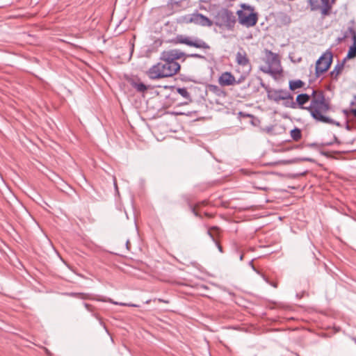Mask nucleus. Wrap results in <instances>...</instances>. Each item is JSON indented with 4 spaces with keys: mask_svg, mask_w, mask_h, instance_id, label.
I'll return each instance as SVG.
<instances>
[{
    "mask_svg": "<svg viewBox=\"0 0 356 356\" xmlns=\"http://www.w3.org/2000/svg\"><path fill=\"white\" fill-rule=\"evenodd\" d=\"M175 44H184L189 47H193L201 49H209L210 46L203 40L197 37H191L185 35H177L172 40Z\"/></svg>",
    "mask_w": 356,
    "mask_h": 356,
    "instance_id": "nucleus-4",
    "label": "nucleus"
},
{
    "mask_svg": "<svg viewBox=\"0 0 356 356\" xmlns=\"http://www.w3.org/2000/svg\"><path fill=\"white\" fill-rule=\"evenodd\" d=\"M208 88L210 92H213L214 94H216L218 96H220L222 93V89L218 86L209 85Z\"/></svg>",
    "mask_w": 356,
    "mask_h": 356,
    "instance_id": "nucleus-24",
    "label": "nucleus"
},
{
    "mask_svg": "<svg viewBox=\"0 0 356 356\" xmlns=\"http://www.w3.org/2000/svg\"><path fill=\"white\" fill-rule=\"evenodd\" d=\"M254 187L256 188H258V189L262 190V191H267V189H268V188L266 186H261L254 185Z\"/></svg>",
    "mask_w": 356,
    "mask_h": 356,
    "instance_id": "nucleus-31",
    "label": "nucleus"
},
{
    "mask_svg": "<svg viewBox=\"0 0 356 356\" xmlns=\"http://www.w3.org/2000/svg\"><path fill=\"white\" fill-rule=\"evenodd\" d=\"M323 6L321 8V12L323 15H327L332 8V4L330 0H321Z\"/></svg>",
    "mask_w": 356,
    "mask_h": 356,
    "instance_id": "nucleus-19",
    "label": "nucleus"
},
{
    "mask_svg": "<svg viewBox=\"0 0 356 356\" xmlns=\"http://www.w3.org/2000/svg\"><path fill=\"white\" fill-rule=\"evenodd\" d=\"M348 37V30L344 33V35L342 38H339L337 39V41L339 43L341 42L344 39Z\"/></svg>",
    "mask_w": 356,
    "mask_h": 356,
    "instance_id": "nucleus-29",
    "label": "nucleus"
},
{
    "mask_svg": "<svg viewBox=\"0 0 356 356\" xmlns=\"http://www.w3.org/2000/svg\"><path fill=\"white\" fill-rule=\"evenodd\" d=\"M207 234L209 235L211 238L213 240V241L215 242L218 249L220 252H222V246L220 245L218 241L216 240V236L219 234V229L216 227H213L211 229H209L207 232Z\"/></svg>",
    "mask_w": 356,
    "mask_h": 356,
    "instance_id": "nucleus-16",
    "label": "nucleus"
},
{
    "mask_svg": "<svg viewBox=\"0 0 356 356\" xmlns=\"http://www.w3.org/2000/svg\"><path fill=\"white\" fill-rule=\"evenodd\" d=\"M261 84L263 87L264 86V84L262 82L261 83Z\"/></svg>",
    "mask_w": 356,
    "mask_h": 356,
    "instance_id": "nucleus-45",
    "label": "nucleus"
},
{
    "mask_svg": "<svg viewBox=\"0 0 356 356\" xmlns=\"http://www.w3.org/2000/svg\"><path fill=\"white\" fill-rule=\"evenodd\" d=\"M335 1V0H332V2L334 3Z\"/></svg>",
    "mask_w": 356,
    "mask_h": 356,
    "instance_id": "nucleus-46",
    "label": "nucleus"
},
{
    "mask_svg": "<svg viewBox=\"0 0 356 356\" xmlns=\"http://www.w3.org/2000/svg\"><path fill=\"white\" fill-rule=\"evenodd\" d=\"M129 241H127V246L128 247Z\"/></svg>",
    "mask_w": 356,
    "mask_h": 356,
    "instance_id": "nucleus-44",
    "label": "nucleus"
},
{
    "mask_svg": "<svg viewBox=\"0 0 356 356\" xmlns=\"http://www.w3.org/2000/svg\"><path fill=\"white\" fill-rule=\"evenodd\" d=\"M236 21V17L233 12L227 8H223L218 12L215 24L218 26H225L228 30H232Z\"/></svg>",
    "mask_w": 356,
    "mask_h": 356,
    "instance_id": "nucleus-5",
    "label": "nucleus"
},
{
    "mask_svg": "<svg viewBox=\"0 0 356 356\" xmlns=\"http://www.w3.org/2000/svg\"><path fill=\"white\" fill-rule=\"evenodd\" d=\"M180 70V65L178 63H168L160 59V61L152 66L147 74L150 79L156 80L165 77H170Z\"/></svg>",
    "mask_w": 356,
    "mask_h": 356,
    "instance_id": "nucleus-2",
    "label": "nucleus"
},
{
    "mask_svg": "<svg viewBox=\"0 0 356 356\" xmlns=\"http://www.w3.org/2000/svg\"><path fill=\"white\" fill-rule=\"evenodd\" d=\"M150 302H151V300H147L145 301V303L146 304H149Z\"/></svg>",
    "mask_w": 356,
    "mask_h": 356,
    "instance_id": "nucleus-42",
    "label": "nucleus"
},
{
    "mask_svg": "<svg viewBox=\"0 0 356 356\" xmlns=\"http://www.w3.org/2000/svg\"><path fill=\"white\" fill-rule=\"evenodd\" d=\"M290 135L293 140L298 141L302 137L301 130L296 127L291 131Z\"/></svg>",
    "mask_w": 356,
    "mask_h": 356,
    "instance_id": "nucleus-22",
    "label": "nucleus"
},
{
    "mask_svg": "<svg viewBox=\"0 0 356 356\" xmlns=\"http://www.w3.org/2000/svg\"><path fill=\"white\" fill-rule=\"evenodd\" d=\"M284 102L283 105L287 108H296V103L293 101V97L291 94V98L283 99Z\"/></svg>",
    "mask_w": 356,
    "mask_h": 356,
    "instance_id": "nucleus-23",
    "label": "nucleus"
},
{
    "mask_svg": "<svg viewBox=\"0 0 356 356\" xmlns=\"http://www.w3.org/2000/svg\"><path fill=\"white\" fill-rule=\"evenodd\" d=\"M192 21L203 26H211L213 24L210 19L200 13L194 15Z\"/></svg>",
    "mask_w": 356,
    "mask_h": 356,
    "instance_id": "nucleus-12",
    "label": "nucleus"
},
{
    "mask_svg": "<svg viewBox=\"0 0 356 356\" xmlns=\"http://www.w3.org/2000/svg\"><path fill=\"white\" fill-rule=\"evenodd\" d=\"M302 161H309V162H314V160L311 158H304L302 159Z\"/></svg>",
    "mask_w": 356,
    "mask_h": 356,
    "instance_id": "nucleus-35",
    "label": "nucleus"
},
{
    "mask_svg": "<svg viewBox=\"0 0 356 356\" xmlns=\"http://www.w3.org/2000/svg\"><path fill=\"white\" fill-rule=\"evenodd\" d=\"M308 3L312 10H317L321 8L318 0H308Z\"/></svg>",
    "mask_w": 356,
    "mask_h": 356,
    "instance_id": "nucleus-26",
    "label": "nucleus"
},
{
    "mask_svg": "<svg viewBox=\"0 0 356 356\" xmlns=\"http://www.w3.org/2000/svg\"><path fill=\"white\" fill-rule=\"evenodd\" d=\"M218 83L221 86H229L235 85V77L231 72H225L218 78Z\"/></svg>",
    "mask_w": 356,
    "mask_h": 356,
    "instance_id": "nucleus-11",
    "label": "nucleus"
},
{
    "mask_svg": "<svg viewBox=\"0 0 356 356\" xmlns=\"http://www.w3.org/2000/svg\"><path fill=\"white\" fill-rule=\"evenodd\" d=\"M332 54L327 51L317 60L315 67V74L319 77L321 74L325 72L330 67L332 62Z\"/></svg>",
    "mask_w": 356,
    "mask_h": 356,
    "instance_id": "nucleus-6",
    "label": "nucleus"
},
{
    "mask_svg": "<svg viewBox=\"0 0 356 356\" xmlns=\"http://www.w3.org/2000/svg\"><path fill=\"white\" fill-rule=\"evenodd\" d=\"M239 259H240V260H241V261H242V260H243V254H241L240 255Z\"/></svg>",
    "mask_w": 356,
    "mask_h": 356,
    "instance_id": "nucleus-41",
    "label": "nucleus"
},
{
    "mask_svg": "<svg viewBox=\"0 0 356 356\" xmlns=\"http://www.w3.org/2000/svg\"><path fill=\"white\" fill-rule=\"evenodd\" d=\"M330 101L325 99L324 92L322 90H313L310 105L305 108L317 122L329 124L340 127L341 124L327 115L330 110Z\"/></svg>",
    "mask_w": 356,
    "mask_h": 356,
    "instance_id": "nucleus-1",
    "label": "nucleus"
},
{
    "mask_svg": "<svg viewBox=\"0 0 356 356\" xmlns=\"http://www.w3.org/2000/svg\"><path fill=\"white\" fill-rule=\"evenodd\" d=\"M114 186H115V190L118 191V186H117V184H116L115 179H114Z\"/></svg>",
    "mask_w": 356,
    "mask_h": 356,
    "instance_id": "nucleus-38",
    "label": "nucleus"
},
{
    "mask_svg": "<svg viewBox=\"0 0 356 356\" xmlns=\"http://www.w3.org/2000/svg\"><path fill=\"white\" fill-rule=\"evenodd\" d=\"M79 298L83 299V300H95L101 301V302H109L113 305H121V306H127V307H139V305H135V304L115 302L110 298L106 299L104 298H93L91 294L85 293H80V295L79 296Z\"/></svg>",
    "mask_w": 356,
    "mask_h": 356,
    "instance_id": "nucleus-9",
    "label": "nucleus"
},
{
    "mask_svg": "<svg viewBox=\"0 0 356 356\" xmlns=\"http://www.w3.org/2000/svg\"><path fill=\"white\" fill-rule=\"evenodd\" d=\"M350 113L356 118V109H351Z\"/></svg>",
    "mask_w": 356,
    "mask_h": 356,
    "instance_id": "nucleus-37",
    "label": "nucleus"
},
{
    "mask_svg": "<svg viewBox=\"0 0 356 356\" xmlns=\"http://www.w3.org/2000/svg\"><path fill=\"white\" fill-rule=\"evenodd\" d=\"M348 37L350 36L353 41V44H356V31L352 27L348 29Z\"/></svg>",
    "mask_w": 356,
    "mask_h": 356,
    "instance_id": "nucleus-27",
    "label": "nucleus"
},
{
    "mask_svg": "<svg viewBox=\"0 0 356 356\" xmlns=\"http://www.w3.org/2000/svg\"><path fill=\"white\" fill-rule=\"evenodd\" d=\"M277 22L281 26L289 25L291 22V17L286 13H281L277 16Z\"/></svg>",
    "mask_w": 356,
    "mask_h": 356,
    "instance_id": "nucleus-18",
    "label": "nucleus"
},
{
    "mask_svg": "<svg viewBox=\"0 0 356 356\" xmlns=\"http://www.w3.org/2000/svg\"><path fill=\"white\" fill-rule=\"evenodd\" d=\"M356 57V44H353L349 50H348V52L346 55V57L345 58H346V60L347 59H351V58H353Z\"/></svg>",
    "mask_w": 356,
    "mask_h": 356,
    "instance_id": "nucleus-25",
    "label": "nucleus"
},
{
    "mask_svg": "<svg viewBox=\"0 0 356 356\" xmlns=\"http://www.w3.org/2000/svg\"><path fill=\"white\" fill-rule=\"evenodd\" d=\"M79 295H80V293H67V296H69L70 297H74V298H79Z\"/></svg>",
    "mask_w": 356,
    "mask_h": 356,
    "instance_id": "nucleus-30",
    "label": "nucleus"
},
{
    "mask_svg": "<svg viewBox=\"0 0 356 356\" xmlns=\"http://www.w3.org/2000/svg\"><path fill=\"white\" fill-rule=\"evenodd\" d=\"M318 145L316 143H312V144H309V146L310 147H316Z\"/></svg>",
    "mask_w": 356,
    "mask_h": 356,
    "instance_id": "nucleus-39",
    "label": "nucleus"
},
{
    "mask_svg": "<svg viewBox=\"0 0 356 356\" xmlns=\"http://www.w3.org/2000/svg\"><path fill=\"white\" fill-rule=\"evenodd\" d=\"M130 84L138 92H145L149 88V86H146L143 83L135 80H131Z\"/></svg>",
    "mask_w": 356,
    "mask_h": 356,
    "instance_id": "nucleus-17",
    "label": "nucleus"
},
{
    "mask_svg": "<svg viewBox=\"0 0 356 356\" xmlns=\"http://www.w3.org/2000/svg\"><path fill=\"white\" fill-rule=\"evenodd\" d=\"M177 92L183 97L187 102H191L192 99L186 88H177Z\"/></svg>",
    "mask_w": 356,
    "mask_h": 356,
    "instance_id": "nucleus-21",
    "label": "nucleus"
},
{
    "mask_svg": "<svg viewBox=\"0 0 356 356\" xmlns=\"http://www.w3.org/2000/svg\"><path fill=\"white\" fill-rule=\"evenodd\" d=\"M346 58H343L341 63H339L334 66V69L330 72L332 79L334 80L338 79L339 75L342 72L344 68Z\"/></svg>",
    "mask_w": 356,
    "mask_h": 356,
    "instance_id": "nucleus-15",
    "label": "nucleus"
},
{
    "mask_svg": "<svg viewBox=\"0 0 356 356\" xmlns=\"http://www.w3.org/2000/svg\"><path fill=\"white\" fill-rule=\"evenodd\" d=\"M155 300H158V302H159L169 303L168 300H163V299H161V298L154 299V301Z\"/></svg>",
    "mask_w": 356,
    "mask_h": 356,
    "instance_id": "nucleus-34",
    "label": "nucleus"
},
{
    "mask_svg": "<svg viewBox=\"0 0 356 356\" xmlns=\"http://www.w3.org/2000/svg\"><path fill=\"white\" fill-rule=\"evenodd\" d=\"M84 307L88 311H92V306L88 303H84Z\"/></svg>",
    "mask_w": 356,
    "mask_h": 356,
    "instance_id": "nucleus-33",
    "label": "nucleus"
},
{
    "mask_svg": "<svg viewBox=\"0 0 356 356\" xmlns=\"http://www.w3.org/2000/svg\"><path fill=\"white\" fill-rule=\"evenodd\" d=\"M266 60L267 63L269 65V67H275L280 66V61L278 58V55L275 53L272 52L270 50H267L266 53Z\"/></svg>",
    "mask_w": 356,
    "mask_h": 356,
    "instance_id": "nucleus-13",
    "label": "nucleus"
},
{
    "mask_svg": "<svg viewBox=\"0 0 356 356\" xmlns=\"http://www.w3.org/2000/svg\"><path fill=\"white\" fill-rule=\"evenodd\" d=\"M309 100H312V95H309L307 93L298 95L295 102V103H296V108L298 107L300 109H305L306 107L304 106V104L307 103Z\"/></svg>",
    "mask_w": 356,
    "mask_h": 356,
    "instance_id": "nucleus-14",
    "label": "nucleus"
},
{
    "mask_svg": "<svg viewBox=\"0 0 356 356\" xmlns=\"http://www.w3.org/2000/svg\"><path fill=\"white\" fill-rule=\"evenodd\" d=\"M270 284H271L273 287H275V288H276V287H277V284H275V283H270Z\"/></svg>",
    "mask_w": 356,
    "mask_h": 356,
    "instance_id": "nucleus-40",
    "label": "nucleus"
},
{
    "mask_svg": "<svg viewBox=\"0 0 356 356\" xmlns=\"http://www.w3.org/2000/svg\"><path fill=\"white\" fill-rule=\"evenodd\" d=\"M332 143H325V145H331Z\"/></svg>",
    "mask_w": 356,
    "mask_h": 356,
    "instance_id": "nucleus-43",
    "label": "nucleus"
},
{
    "mask_svg": "<svg viewBox=\"0 0 356 356\" xmlns=\"http://www.w3.org/2000/svg\"><path fill=\"white\" fill-rule=\"evenodd\" d=\"M188 56L191 57V58H201V59L204 58V56L198 54H191L188 55Z\"/></svg>",
    "mask_w": 356,
    "mask_h": 356,
    "instance_id": "nucleus-28",
    "label": "nucleus"
},
{
    "mask_svg": "<svg viewBox=\"0 0 356 356\" xmlns=\"http://www.w3.org/2000/svg\"><path fill=\"white\" fill-rule=\"evenodd\" d=\"M190 207H191V211L194 213V215H195V216H199V214H198V213L195 211V207H193V206H191V205L190 206Z\"/></svg>",
    "mask_w": 356,
    "mask_h": 356,
    "instance_id": "nucleus-32",
    "label": "nucleus"
},
{
    "mask_svg": "<svg viewBox=\"0 0 356 356\" xmlns=\"http://www.w3.org/2000/svg\"><path fill=\"white\" fill-rule=\"evenodd\" d=\"M184 56L185 54L179 49H171L163 51L161 55V59L168 63H177L176 60Z\"/></svg>",
    "mask_w": 356,
    "mask_h": 356,
    "instance_id": "nucleus-7",
    "label": "nucleus"
},
{
    "mask_svg": "<svg viewBox=\"0 0 356 356\" xmlns=\"http://www.w3.org/2000/svg\"><path fill=\"white\" fill-rule=\"evenodd\" d=\"M304 85H305V83L300 79L291 80L289 83V87L291 90H295L298 88H300L303 87Z\"/></svg>",
    "mask_w": 356,
    "mask_h": 356,
    "instance_id": "nucleus-20",
    "label": "nucleus"
},
{
    "mask_svg": "<svg viewBox=\"0 0 356 356\" xmlns=\"http://www.w3.org/2000/svg\"><path fill=\"white\" fill-rule=\"evenodd\" d=\"M268 98L275 102H279L287 98H291V93L285 90H275L268 92Z\"/></svg>",
    "mask_w": 356,
    "mask_h": 356,
    "instance_id": "nucleus-10",
    "label": "nucleus"
},
{
    "mask_svg": "<svg viewBox=\"0 0 356 356\" xmlns=\"http://www.w3.org/2000/svg\"><path fill=\"white\" fill-rule=\"evenodd\" d=\"M235 60L238 65L247 68L248 73L251 71L252 66L250 59L243 48H240L237 51Z\"/></svg>",
    "mask_w": 356,
    "mask_h": 356,
    "instance_id": "nucleus-8",
    "label": "nucleus"
},
{
    "mask_svg": "<svg viewBox=\"0 0 356 356\" xmlns=\"http://www.w3.org/2000/svg\"><path fill=\"white\" fill-rule=\"evenodd\" d=\"M243 79H244V77L241 76L238 81H236L235 84L241 83L243 81Z\"/></svg>",
    "mask_w": 356,
    "mask_h": 356,
    "instance_id": "nucleus-36",
    "label": "nucleus"
},
{
    "mask_svg": "<svg viewBox=\"0 0 356 356\" xmlns=\"http://www.w3.org/2000/svg\"><path fill=\"white\" fill-rule=\"evenodd\" d=\"M241 7L243 10H239L236 13L238 22L246 27L254 26L258 20L257 14L250 6L243 4Z\"/></svg>",
    "mask_w": 356,
    "mask_h": 356,
    "instance_id": "nucleus-3",
    "label": "nucleus"
}]
</instances>
